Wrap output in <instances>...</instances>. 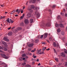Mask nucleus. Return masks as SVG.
Instances as JSON below:
<instances>
[{"label": "nucleus", "instance_id": "nucleus-1", "mask_svg": "<svg viewBox=\"0 0 67 67\" xmlns=\"http://www.w3.org/2000/svg\"><path fill=\"white\" fill-rule=\"evenodd\" d=\"M51 25L50 22H49L47 23L46 24L43 23L42 26L43 27H49Z\"/></svg>", "mask_w": 67, "mask_h": 67}, {"label": "nucleus", "instance_id": "nucleus-2", "mask_svg": "<svg viewBox=\"0 0 67 67\" xmlns=\"http://www.w3.org/2000/svg\"><path fill=\"white\" fill-rule=\"evenodd\" d=\"M1 55L2 56L3 58L5 59H7L8 58V57H7L6 55H5L3 53L1 54Z\"/></svg>", "mask_w": 67, "mask_h": 67}, {"label": "nucleus", "instance_id": "nucleus-3", "mask_svg": "<svg viewBox=\"0 0 67 67\" xmlns=\"http://www.w3.org/2000/svg\"><path fill=\"white\" fill-rule=\"evenodd\" d=\"M53 46L54 47H59V43H56L55 42H54L53 43Z\"/></svg>", "mask_w": 67, "mask_h": 67}, {"label": "nucleus", "instance_id": "nucleus-4", "mask_svg": "<svg viewBox=\"0 0 67 67\" xmlns=\"http://www.w3.org/2000/svg\"><path fill=\"white\" fill-rule=\"evenodd\" d=\"M24 23L25 24H28L29 23L28 20L26 19L24 20Z\"/></svg>", "mask_w": 67, "mask_h": 67}, {"label": "nucleus", "instance_id": "nucleus-5", "mask_svg": "<svg viewBox=\"0 0 67 67\" xmlns=\"http://www.w3.org/2000/svg\"><path fill=\"white\" fill-rule=\"evenodd\" d=\"M35 14L37 15L38 16V17H40V13L39 12H38V11H37L35 13Z\"/></svg>", "mask_w": 67, "mask_h": 67}, {"label": "nucleus", "instance_id": "nucleus-6", "mask_svg": "<svg viewBox=\"0 0 67 67\" xmlns=\"http://www.w3.org/2000/svg\"><path fill=\"white\" fill-rule=\"evenodd\" d=\"M27 10L31 13H32L33 12V10L31 9L29 7L28 8Z\"/></svg>", "mask_w": 67, "mask_h": 67}, {"label": "nucleus", "instance_id": "nucleus-7", "mask_svg": "<svg viewBox=\"0 0 67 67\" xmlns=\"http://www.w3.org/2000/svg\"><path fill=\"white\" fill-rule=\"evenodd\" d=\"M34 45V43H30L29 44L28 46L29 47H31L33 46Z\"/></svg>", "mask_w": 67, "mask_h": 67}, {"label": "nucleus", "instance_id": "nucleus-8", "mask_svg": "<svg viewBox=\"0 0 67 67\" xmlns=\"http://www.w3.org/2000/svg\"><path fill=\"white\" fill-rule=\"evenodd\" d=\"M20 12H21V13H23V10H22V9H19V10L18 12V14H19Z\"/></svg>", "mask_w": 67, "mask_h": 67}, {"label": "nucleus", "instance_id": "nucleus-9", "mask_svg": "<svg viewBox=\"0 0 67 67\" xmlns=\"http://www.w3.org/2000/svg\"><path fill=\"white\" fill-rule=\"evenodd\" d=\"M44 35V38L45 39L47 37L48 34L47 33H45L43 35Z\"/></svg>", "mask_w": 67, "mask_h": 67}, {"label": "nucleus", "instance_id": "nucleus-10", "mask_svg": "<svg viewBox=\"0 0 67 67\" xmlns=\"http://www.w3.org/2000/svg\"><path fill=\"white\" fill-rule=\"evenodd\" d=\"M4 40L8 42L9 41V40L8 39L5 37L4 38Z\"/></svg>", "mask_w": 67, "mask_h": 67}, {"label": "nucleus", "instance_id": "nucleus-11", "mask_svg": "<svg viewBox=\"0 0 67 67\" xmlns=\"http://www.w3.org/2000/svg\"><path fill=\"white\" fill-rule=\"evenodd\" d=\"M20 25V26H24V23L23 22H21Z\"/></svg>", "mask_w": 67, "mask_h": 67}, {"label": "nucleus", "instance_id": "nucleus-12", "mask_svg": "<svg viewBox=\"0 0 67 67\" xmlns=\"http://www.w3.org/2000/svg\"><path fill=\"white\" fill-rule=\"evenodd\" d=\"M39 41V40H38V39H36L35 41V42L36 43H37Z\"/></svg>", "mask_w": 67, "mask_h": 67}, {"label": "nucleus", "instance_id": "nucleus-13", "mask_svg": "<svg viewBox=\"0 0 67 67\" xmlns=\"http://www.w3.org/2000/svg\"><path fill=\"white\" fill-rule=\"evenodd\" d=\"M8 35L9 36H11L12 34V31H10L8 32Z\"/></svg>", "mask_w": 67, "mask_h": 67}, {"label": "nucleus", "instance_id": "nucleus-14", "mask_svg": "<svg viewBox=\"0 0 67 67\" xmlns=\"http://www.w3.org/2000/svg\"><path fill=\"white\" fill-rule=\"evenodd\" d=\"M27 15L28 17H31V16H32V15L30 13H28Z\"/></svg>", "mask_w": 67, "mask_h": 67}, {"label": "nucleus", "instance_id": "nucleus-15", "mask_svg": "<svg viewBox=\"0 0 67 67\" xmlns=\"http://www.w3.org/2000/svg\"><path fill=\"white\" fill-rule=\"evenodd\" d=\"M22 29V28L21 27H18L17 29V30L18 31L21 30Z\"/></svg>", "mask_w": 67, "mask_h": 67}, {"label": "nucleus", "instance_id": "nucleus-16", "mask_svg": "<svg viewBox=\"0 0 67 67\" xmlns=\"http://www.w3.org/2000/svg\"><path fill=\"white\" fill-rule=\"evenodd\" d=\"M30 23H32L34 22L33 19H31L30 20Z\"/></svg>", "mask_w": 67, "mask_h": 67}, {"label": "nucleus", "instance_id": "nucleus-17", "mask_svg": "<svg viewBox=\"0 0 67 67\" xmlns=\"http://www.w3.org/2000/svg\"><path fill=\"white\" fill-rule=\"evenodd\" d=\"M30 1L31 2H30V3H34L36 1V0H32V1L31 0Z\"/></svg>", "mask_w": 67, "mask_h": 67}, {"label": "nucleus", "instance_id": "nucleus-18", "mask_svg": "<svg viewBox=\"0 0 67 67\" xmlns=\"http://www.w3.org/2000/svg\"><path fill=\"white\" fill-rule=\"evenodd\" d=\"M60 27H63V28L64 27L63 25L62 24H60Z\"/></svg>", "mask_w": 67, "mask_h": 67}, {"label": "nucleus", "instance_id": "nucleus-19", "mask_svg": "<svg viewBox=\"0 0 67 67\" xmlns=\"http://www.w3.org/2000/svg\"><path fill=\"white\" fill-rule=\"evenodd\" d=\"M61 55L63 57H65V54L64 53H61Z\"/></svg>", "mask_w": 67, "mask_h": 67}, {"label": "nucleus", "instance_id": "nucleus-20", "mask_svg": "<svg viewBox=\"0 0 67 67\" xmlns=\"http://www.w3.org/2000/svg\"><path fill=\"white\" fill-rule=\"evenodd\" d=\"M61 34L62 35H64L65 34V32L63 30L62 31Z\"/></svg>", "mask_w": 67, "mask_h": 67}, {"label": "nucleus", "instance_id": "nucleus-21", "mask_svg": "<svg viewBox=\"0 0 67 67\" xmlns=\"http://www.w3.org/2000/svg\"><path fill=\"white\" fill-rule=\"evenodd\" d=\"M7 21L9 23H10V21L9 19V18H8V19H7Z\"/></svg>", "mask_w": 67, "mask_h": 67}, {"label": "nucleus", "instance_id": "nucleus-22", "mask_svg": "<svg viewBox=\"0 0 67 67\" xmlns=\"http://www.w3.org/2000/svg\"><path fill=\"white\" fill-rule=\"evenodd\" d=\"M10 22L12 24L14 23V21L12 20L11 19H10Z\"/></svg>", "mask_w": 67, "mask_h": 67}, {"label": "nucleus", "instance_id": "nucleus-23", "mask_svg": "<svg viewBox=\"0 0 67 67\" xmlns=\"http://www.w3.org/2000/svg\"><path fill=\"white\" fill-rule=\"evenodd\" d=\"M41 50L40 49L38 50L37 52V53L40 54V53H41Z\"/></svg>", "mask_w": 67, "mask_h": 67}, {"label": "nucleus", "instance_id": "nucleus-24", "mask_svg": "<svg viewBox=\"0 0 67 67\" xmlns=\"http://www.w3.org/2000/svg\"><path fill=\"white\" fill-rule=\"evenodd\" d=\"M35 51H36V49L35 48L34 50H32L31 51V52L34 53Z\"/></svg>", "mask_w": 67, "mask_h": 67}, {"label": "nucleus", "instance_id": "nucleus-25", "mask_svg": "<svg viewBox=\"0 0 67 67\" xmlns=\"http://www.w3.org/2000/svg\"><path fill=\"white\" fill-rule=\"evenodd\" d=\"M55 26L56 27H59V25L58 24H55Z\"/></svg>", "mask_w": 67, "mask_h": 67}, {"label": "nucleus", "instance_id": "nucleus-26", "mask_svg": "<svg viewBox=\"0 0 67 67\" xmlns=\"http://www.w3.org/2000/svg\"><path fill=\"white\" fill-rule=\"evenodd\" d=\"M57 32H60V29H58L57 30Z\"/></svg>", "mask_w": 67, "mask_h": 67}, {"label": "nucleus", "instance_id": "nucleus-27", "mask_svg": "<svg viewBox=\"0 0 67 67\" xmlns=\"http://www.w3.org/2000/svg\"><path fill=\"white\" fill-rule=\"evenodd\" d=\"M26 56V55L25 54H24L22 55V57H25Z\"/></svg>", "mask_w": 67, "mask_h": 67}, {"label": "nucleus", "instance_id": "nucleus-28", "mask_svg": "<svg viewBox=\"0 0 67 67\" xmlns=\"http://www.w3.org/2000/svg\"><path fill=\"white\" fill-rule=\"evenodd\" d=\"M28 50L29 51H31L32 50V49L31 48H28Z\"/></svg>", "mask_w": 67, "mask_h": 67}, {"label": "nucleus", "instance_id": "nucleus-29", "mask_svg": "<svg viewBox=\"0 0 67 67\" xmlns=\"http://www.w3.org/2000/svg\"><path fill=\"white\" fill-rule=\"evenodd\" d=\"M55 60L57 62H58L59 60H58V59L57 58H55Z\"/></svg>", "mask_w": 67, "mask_h": 67}, {"label": "nucleus", "instance_id": "nucleus-30", "mask_svg": "<svg viewBox=\"0 0 67 67\" xmlns=\"http://www.w3.org/2000/svg\"><path fill=\"white\" fill-rule=\"evenodd\" d=\"M56 6V5H53L52 7V8H54Z\"/></svg>", "mask_w": 67, "mask_h": 67}, {"label": "nucleus", "instance_id": "nucleus-31", "mask_svg": "<svg viewBox=\"0 0 67 67\" xmlns=\"http://www.w3.org/2000/svg\"><path fill=\"white\" fill-rule=\"evenodd\" d=\"M44 52L42 51V52H40V53H39V54H44Z\"/></svg>", "mask_w": 67, "mask_h": 67}, {"label": "nucleus", "instance_id": "nucleus-32", "mask_svg": "<svg viewBox=\"0 0 67 67\" xmlns=\"http://www.w3.org/2000/svg\"><path fill=\"white\" fill-rule=\"evenodd\" d=\"M31 8L32 9H34V6L33 5H31Z\"/></svg>", "mask_w": 67, "mask_h": 67}, {"label": "nucleus", "instance_id": "nucleus-33", "mask_svg": "<svg viewBox=\"0 0 67 67\" xmlns=\"http://www.w3.org/2000/svg\"><path fill=\"white\" fill-rule=\"evenodd\" d=\"M15 12V11L14 10L11 13H10V14H12L13 13Z\"/></svg>", "mask_w": 67, "mask_h": 67}, {"label": "nucleus", "instance_id": "nucleus-34", "mask_svg": "<svg viewBox=\"0 0 67 67\" xmlns=\"http://www.w3.org/2000/svg\"><path fill=\"white\" fill-rule=\"evenodd\" d=\"M64 53H65L67 54V50H66V49H64Z\"/></svg>", "mask_w": 67, "mask_h": 67}, {"label": "nucleus", "instance_id": "nucleus-35", "mask_svg": "<svg viewBox=\"0 0 67 67\" xmlns=\"http://www.w3.org/2000/svg\"><path fill=\"white\" fill-rule=\"evenodd\" d=\"M60 14L61 15H62V16H63L64 15V14L62 13V12H61L60 13Z\"/></svg>", "mask_w": 67, "mask_h": 67}, {"label": "nucleus", "instance_id": "nucleus-36", "mask_svg": "<svg viewBox=\"0 0 67 67\" xmlns=\"http://www.w3.org/2000/svg\"><path fill=\"white\" fill-rule=\"evenodd\" d=\"M46 48V47H45V48H43V51H44Z\"/></svg>", "mask_w": 67, "mask_h": 67}, {"label": "nucleus", "instance_id": "nucleus-37", "mask_svg": "<svg viewBox=\"0 0 67 67\" xmlns=\"http://www.w3.org/2000/svg\"><path fill=\"white\" fill-rule=\"evenodd\" d=\"M4 50L5 51H7V48H4Z\"/></svg>", "mask_w": 67, "mask_h": 67}, {"label": "nucleus", "instance_id": "nucleus-38", "mask_svg": "<svg viewBox=\"0 0 67 67\" xmlns=\"http://www.w3.org/2000/svg\"><path fill=\"white\" fill-rule=\"evenodd\" d=\"M19 9H17L15 11V12H19Z\"/></svg>", "mask_w": 67, "mask_h": 67}, {"label": "nucleus", "instance_id": "nucleus-39", "mask_svg": "<svg viewBox=\"0 0 67 67\" xmlns=\"http://www.w3.org/2000/svg\"><path fill=\"white\" fill-rule=\"evenodd\" d=\"M43 36V35H41V37H40L41 38V39L42 38Z\"/></svg>", "mask_w": 67, "mask_h": 67}, {"label": "nucleus", "instance_id": "nucleus-40", "mask_svg": "<svg viewBox=\"0 0 67 67\" xmlns=\"http://www.w3.org/2000/svg\"><path fill=\"white\" fill-rule=\"evenodd\" d=\"M26 64V63H23L22 65H25Z\"/></svg>", "mask_w": 67, "mask_h": 67}, {"label": "nucleus", "instance_id": "nucleus-41", "mask_svg": "<svg viewBox=\"0 0 67 67\" xmlns=\"http://www.w3.org/2000/svg\"><path fill=\"white\" fill-rule=\"evenodd\" d=\"M21 58L22 59V60H25V58Z\"/></svg>", "mask_w": 67, "mask_h": 67}, {"label": "nucleus", "instance_id": "nucleus-42", "mask_svg": "<svg viewBox=\"0 0 67 67\" xmlns=\"http://www.w3.org/2000/svg\"><path fill=\"white\" fill-rule=\"evenodd\" d=\"M27 67H31V66L30 65H27Z\"/></svg>", "mask_w": 67, "mask_h": 67}, {"label": "nucleus", "instance_id": "nucleus-43", "mask_svg": "<svg viewBox=\"0 0 67 67\" xmlns=\"http://www.w3.org/2000/svg\"><path fill=\"white\" fill-rule=\"evenodd\" d=\"M3 49L2 47H1V46H0V49L1 50Z\"/></svg>", "mask_w": 67, "mask_h": 67}, {"label": "nucleus", "instance_id": "nucleus-44", "mask_svg": "<svg viewBox=\"0 0 67 67\" xmlns=\"http://www.w3.org/2000/svg\"><path fill=\"white\" fill-rule=\"evenodd\" d=\"M1 6L2 7H4V4H3V5H1Z\"/></svg>", "mask_w": 67, "mask_h": 67}, {"label": "nucleus", "instance_id": "nucleus-45", "mask_svg": "<svg viewBox=\"0 0 67 67\" xmlns=\"http://www.w3.org/2000/svg\"><path fill=\"white\" fill-rule=\"evenodd\" d=\"M49 40H50V41H51V40H52V38L51 37H50L49 38Z\"/></svg>", "mask_w": 67, "mask_h": 67}, {"label": "nucleus", "instance_id": "nucleus-46", "mask_svg": "<svg viewBox=\"0 0 67 67\" xmlns=\"http://www.w3.org/2000/svg\"><path fill=\"white\" fill-rule=\"evenodd\" d=\"M25 57L27 59L29 58L26 55Z\"/></svg>", "mask_w": 67, "mask_h": 67}, {"label": "nucleus", "instance_id": "nucleus-47", "mask_svg": "<svg viewBox=\"0 0 67 67\" xmlns=\"http://www.w3.org/2000/svg\"><path fill=\"white\" fill-rule=\"evenodd\" d=\"M25 16V14H23L22 16H21V17H24Z\"/></svg>", "mask_w": 67, "mask_h": 67}, {"label": "nucleus", "instance_id": "nucleus-48", "mask_svg": "<svg viewBox=\"0 0 67 67\" xmlns=\"http://www.w3.org/2000/svg\"><path fill=\"white\" fill-rule=\"evenodd\" d=\"M24 17H21L20 18V20H22L23 18Z\"/></svg>", "mask_w": 67, "mask_h": 67}, {"label": "nucleus", "instance_id": "nucleus-49", "mask_svg": "<svg viewBox=\"0 0 67 67\" xmlns=\"http://www.w3.org/2000/svg\"><path fill=\"white\" fill-rule=\"evenodd\" d=\"M15 28V27L14 26L13 27L12 29L11 30H12L14 28Z\"/></svg>", "mask_w": 67, "mask_h": 67}, {"label": "nucleus", "instance_id": "nucleus-50", "mask_svg": "<svg viewBox=\"0 0 67 67\" xmlns=\"http://www.w3.org/2000/svg\"><path fill=\"white\" fill-rule=\"evenodd\" d=\"M11 27H10L8 28V30H10L11 29Z\"/></svg>", "mask_w": 67, "mask_h": 67}, {"label": "nucleus", "instance_id": "nucleus-51", "mask_svg": "<svg viewBox=\"0 0 67 67\" xmlns=\"http://www.w3.org/2000/svg\"><path fill=\"white\" fill-rule=\"evenodd\" d=\"M65 16L67 17V14L66 13L65 14Z\"/></svg>", "mask_w": 67, "mask_h": 67}, {"label": "nucleus", "instance_id": "nucleus-52", "mask_svg": "<svg viewBox=\"0 0 67 67\" xmlns=\"http://www.w3.org/2000/svg\"><path fill=\"white\" fill-rule=\"evenodd\" d=\"M62 64L61 63H60L58 65H60Z\"/></svg>", "mask_w": 67, "mask_h": 67}, {"label": "nucleus", "instance_id": "nucleus-53", "mask_svg": "<svg viewBox=\"0 0 67 67\" xmlns=\"http://www.w3.org/2000/svg\"><path fill=\"white\" fill-rule=\"evenodd\" d=\"M36 58V56H34V58Z\"/></svg>", "mask_w": 67, "mask_h": 67}, {"label": "nucleus", "instance_id": "nucleus-54", "mask_svg": "<svg viewBox=\"0 0 67 67\" xmlns=\"http://www.w3.org/2000/svg\"><path fill=\"white\" fill-rule=\"evenodd\" d=\"M54 51L55 52H56V51H55V50L54 48H53Z\"/></svg>", "mask_w": 67, "mask_h": 67}, {"label": "nucleus", "instance_id": "nucleus-55", "mask_svg": "<svg viewBox=\"0 0 67 67\" xmlns=\"http://www.w3.org/2000/svg\"><path fill=\"white\" fill-rule=\"evenodd\" d=\"M36 61H37V62H38V61H39V59H37Z\"/></svg>", "mask_w": 67, "mask_h": 67}, {"label": "nucleus", "instance_id": "nucleus-56", "mask_svg": "<svg viewBox=\"0 0 67 67\" xmlns=\"http://www.w3.org/2000/svg\"><path fill=\"white\" fill-rule=\"evenodd\" d=\"M3 19V17H0V19Z\"/></svg>", "mask_w": 67, "mask_h": 67}, {"label": "nucleus", "instance_id": "nucleus-57", "mask_svg": "<svg viewBox=\"0 0 67 67\" xmlns=\"http://www.w3.org/2000/svg\"><path fill=\"white\" fill-rule=\"evenodd\" d=\"M0 52L3 53V52L2 51L0 50Z\"/></svg>", "mask_w": 67, "mask_h": 67}, {"label": "nucleus", "instance_id": "nucleus-58", "mask_svg": "<svg viewBox=\"0 0 67 67\" xmlns=\"http://www.w3.org/2000/svg\"><path fill=\"white\" fill-rule=\"evenodd\" d=\"M49 12H51V13L52 12V11H51V10L50 9L49 10Z\"/></svg>", "mask_w": 67, "mask_h": 67}, {"label": "nucleus", "instance_id": "nucleus-59", "mask_svg": "<svg viewBox=\"0 0 67 67\" xmlns=\"http://www.w3.org/2000/svg\"><path fill=\"white\" fill-rule=\"evenodd\" d=\"M18 15H15V16H18Z\"/></svg>", "mask_w": 67, "mask_h": 67}, {"label": "nucleus", "instance_id": "nucleus-60", "mask_svg": "<svg viewBox=\"0 0 67 67\" xmlns=\"http://www.w3.org/2000/svg\"><path fill=\"white\" fill-rule=\"evenodd\" d=\"M49 50H50V49H49V48H48V49H46V50L48 51H49Z\"/></svg>", "mask_w": 67, "mask_h": 67}, {"label": "nucleus", "instance_id": "nucleus-61", "mask_svg": "<svg viewBox=\"0 0 67 67\" xmlns=\"http://www.w3.org/2000/svg\"><path fill=\"white\" fill-rule=\"evenodd\" d=\"M25 6L23 7V9H25Z\"/></svg>", "mask_w": 67, "mask_h": 67}, {"label": "nucleus", "instance_id": "nucleus-62", "mask_svg": "<svg viewBox=\"0 0 67 67\" xmlns=\"http://www.w3.org/2000/svg\"><path fill=\"white\" fill-rule=\"evenodd\" d=\"M40 0H37V2H40Z\"/></svg>", "mask_w": 67, "mask_h": 67}, {"label": "nucleus", "instance_id": "nucleus-63", "mask_svg": "<svg viewBox=\"0 0 67 67\" xmlns=\"http://www.w3.org/2000/svg\"><path fill=\"white\" fill-rule=\"evenodd\" d=\"M7 13H8V12H5V14H7Z\"/></svg>", "mask_w": 67, "mask_h": 67}, {"label": "nucleus", "instance_id": "nucleus-64", "mask_svg": "<svg viewBox=\"0 0 67 67\" xmlns=\"http://www.w3.org/2000/svg\"><path fill=\"white\" fill-rule=\"evenodd\" d=\"M67 66V64H65V66Z\"/></svg>", "mask_w": 67, "mask_h": 67}]
</instances>
